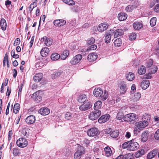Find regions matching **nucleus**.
<instances>
[{"label":"nucleus","mask_w":159,"mask_h":159,"mask_svg":"<svg viewBox=\"0 0 159 159\" xmlns=\"http://www.w3.org/2000/svg\"><path fill=\"white\" fill-rule=\"evenodd\" d=\"M71 10L73 11L76 12L78 11L79 7L77 6H75L71 7Z\"/></svg>","instance_id":"60"},{"label":"nucleus","mask_w":159,"mask_h":159,"mask_svg":"<svg viewBox=\"0 0 159 159\" xmlns=\"http://www.w3.org/2000/svg\"><path fill=\"white\" fill-rule=\"evenodd\" d=\"M21 116V115L20 114L19 115L17 118H16L14 121V122L17 125L19 123Z\"/></svg>","instance_id":"63"},{"label":"nucleus","mask_w":159,"mask_h":159,"mask_svg":"<svg viewBox=\"0 0 159 159\" xmlns=\"http://www.w3.org/2000/svg\"><path fill=\"white\" fill-rule=\"evenodd\" d=\"M73 115L70 112H67L65 116V119L69 120L72 118Z\"/></svg>","instance_id":"48"},{"label":"nucleus","mask_w":159,"mask_h":159,"mask_svg":"<svg viewBox=\"0 0 159 159\" xmlns=\"http://www.w3.org/2000/svg\"><path fill=\"white\" fill-rule=\"evenodd\" d=\"M134 29L136 30H138L143 27V24L140 22H135L133 24Z\"/></svg>","instance_id":"21"},{"label":"nucleus","mask_w":159,"mask_h":159,"mask_svg":"<svg viewBox=\"0 0 159 159\" xmlns=\"http://www.w3.org/2000/svg\"><path fill=\"white\" fill-rule=\"evenodd\" d=\"M65 3L69 5H73L75 4V2L73 0H62Z\"/></svg>","instance_id":"41"},{"label":"nucleus","mask_w":159,"mask_h":159,"mask_svg":"<svg viewBox=\"0 0 159 159\" xmlns=\"http://www.w3.org/2000/svg\"><path fill=\"white\" fill-rule=\"evenodd\" d=\"M125 116L124 114L122 112H118L116 118L119 120L122 119V118L124 119Z\"/></svg>","instance_id":"45"},{"label":"nucleus","mask_w":159,"mask_h":159,"mask_svg":"<svg viewBox=\"0 0 159 159\" xmlns=\"http://www.w3.org/2000/svg\"><path fill=\"white\" fill-rule=\"evenodd\" d=\"M103 91L102 89H95L93 91V94L96 97H100L102 94Z\"/></svg>","instance_id":"16"},{"label":"nucleus","mask_w":159,"mask_h":159,"mask_svg":"<svg viewBox=\"0 0 159 159\" xmlns=\"http://www.w3.org/2000/svg\"><path fill=\"white\" fill-rule=\"evenodd\" d=\"M49 52V50L47 47H45L43 48L40 51V54L43 57L47 56Z\"/></svg>","instance_id":"18"},{"label":"nucleus","mask_w":159,"mask_h":159,"mask_svg":"<svg viewBox=\"0 0 159 159\" xmlns=\"http://www.w3.org/2000/svg\"><path fill=\"white\" fill-rule=\"evenodd\" d=\"M95 42V39L93 38H91L88 40L87 41V43L88 44L91 45L94 43Z\"/></svg>","instance_id":"54"},{"label":"nucleus","mask_w":159,"mask_h":159,"mask_svg":"<svg viewBox=\"0 0 159 159\" xmlns=\"http://www.w3.org/2000/svg\"><path fill=\"white\" fill-rule=\"evenodd\" d=\"M20 105L18 103H16L13 107V111L15 114L17 113L18 112L20 109Z\"/></svg>","instance_id":"40"},{"label":"nucleus","mask_w":159,"mask_h":159,"mask_svg":"<svg viewBox=\"0 0 159 159\" xmlns=\"http://www.w3.org/2000/svg\"><path fill=\"white\" fill-rule=\"evenodd\" d=\"M11 54L12 57L16 59L18 58L19 57V55L17 54H15V50H13L11 51Z\"/></svg>","instance_id":"51"},{"label":"nucleus","mask_w":159,"mask_h":159,"mask_svg":"<svg viewBox=\"0 0 159 159\" xmlns=\"http://www.w3.org/2000/svg\"><path fill=\"white\" fill-rule=\"evenodd\" d=\"M0 25L1 29L3 30H5L6 29L7 23L5 20L2 19L0 21Z\"/></svg>","instance_id":"29"},{"label":"nucleus","mask_w":159,"mask_h":159,"mask_svg":"<svg viewBox=\"0 0 159 159\" xmlns=\"http://www.w3.org/2000/svg\"><path fill=\"white\" fill-rule=\"evenodd\" d=\"M136 119V115L134 113H130L125 115L124 117L125 121L131 122Z\"/></svg>","instance_id":"5"},{"label":"nucleus","mask_w":159,"mask_h":159,"mask_svg":"<svg viewBox=\"0 0 159 159\" xmlns=\"http://www.w3.org/2000/svg\"><path fill=\"white\" fill-rule=\"evenodd\" d=\"M122 44V42L120 38L116 39L114 42V45L116 46L120 47Z\"/></svg>","instance_id":"42"},{"label":"nucleus","mask_w":159,"mask_h":159,"mask_svg":"<svg viewBox=\"0 0 159 159\" xmlns=\"http://www.w3.org/2000/svg\"><path fill=\"white\" fill-rule=\"evenodd\" d=\"M101 112L100 110H94L91 112L89 115V119L93 120H96L100 116Z\"/></svg>","instance_id":"3"},{"label":"nucleus","mask_w":159,"mask_h":159,"mask_svg":"<svg viewBox=\"0 0 159 159\" xmlns=\"http://www.w3.org/2000/svg\"><path fill=\"white\" fill-rule=\"evenodd\" d=\"M82 58V56L80 54H78L74 57L70 61L71 64L75 65L79 63Z\"/></svg>","instance_id":"8"},{"label":"nucleus","mask_w":159,"mask_h":159,"mask_svg":"<svg viewBox=\"0 0 159 159\" xmlns=\"http://www.w3.org/2000/svg\"><path fill=\"white\" fill-rule=\"evenodd\" d=\"M92 106L91 104L89 102L84 103L79 107V109L81 111H85L90 109Z\"/></svg>","instance_id":"9"},{"label":"nucleus","mask_w":159,"mask_h":159,"mask_svg":"<svg viewBox=\"0 0 159 159\" xmlns=\"http://www.w3.org/2000/svg\"><path fill=\"white\" fill-rule=\"evenodd\" d=\"M13 153L14 156H17L20 154V153L19 150L16 148H14L13 149Z\"/></svg>","instance_id":"47"},{"label":"nucleus","mask_w":159,"mask_h":159,"mask_svg":"<svg viewBox=\"0 0 159 159\" xmlns=\"http://www.w3.org/2000/svg\"><path fill=\"white\" fill-rule=\"evenodd\" d=\"M151 74H152V73L149 72V73L148 74H146L144 75L143 78L146 79H151L152 76L151 75Z\"/></svg>","instance_id":"59"},{"label":"nucleus","mask_w":159,"mask_h":159,"mask_svg":"<svg viewBox=\"0 0 159 159\" xmlns=\"http://www.w3.org/2000/svg\"><path fill=\"white\" fill-rule=\"evenodd\" d=\"M97 48V46L95 44L89 46L86 50L87 51H89L90 50H95Z\"/></svg>","instance_id":"50"},{"label":"nucleus","mask_w":159,"mask_h":159,"mask_svg":"<svg viewBox=\"0 0 159 159\" xmlns=\"http://www.w3.org/2000/svg\"><path fill=\"white\" fill-rule=\"evenodd\" d=\"M145 151L144 149H141L139 150L135 154V157H139L144 155L145 153Z\"/></svg>","instance_id":"39"},{"label":"nucleus","mask_w":159,"mask_h":159,"mask_svg":"<svg viewBox=\"0 0 159 159\" xmlns=\"http://www.w3.org/2000/svg\"><path fill=\"white\" fill-rule=\"evenodd\" d=\"M28 141L24 138H20L16 141V144L19 147L24 148L28 145Z\"/></svg>","instance_id":"4"},{"label":"nucleus","mask_w":159,"mask_h":159,"mask_svg":"<svg viewBox=\"0 0 159 159\" xmlns=\"http://www.w3.org/2000/svg\"><path fill=\"white\" fill-rule=\"evenodd\" d=\"M139 146L138 143L135 142L134 140L125 142L122 145L123 148H127L129 151L136 150L138 149Z\"/></svg>","instance_id":"1"},{"label":"nucleus","mask_w":159,"mask_h":159,"mask_svg":"<svg viewBox=\"0 0 159 159\" xmlns=\"http://www.w3.org/2000/svg\"><path fill=\"white\" fill-rule=\"evenodd\" d=\"M43 76V75L42 73L36 74L34 77V80L37 82H39L41 80Z\"/></svg>","instance_id":"20"},{"label":"nucleus","mask_w":159,"mask_h":159,"mask_svg":"<svg viewBox=\"0 0 159 159\" xmlns=\"http://www.w3.org/2000/svg\"><path fill=\"white\" fill-rule=\"evenodd\" d=\"M104 151L106 156L109 157L111 155L112 151L109 147L107 146L106 147L104 148Z\"/></svg>","instance_id":"24"},{"label":"nucleus","mask_w":159,"mask_h":159,"mask_svg":"<svg viewBox=\"0 0 159 159\" xmlns=\"http://www.w3.org/2000/svg\"><path fill=\"white\" fill-rule=\"evenodd\" d=\"M136 37V34L135 33H132L130 34L129 39L131 40H134Z\"/></svg>","instance_id":"52"},{"label":"nucleus","mask_w":159,"mask_h":159,"mask_svg":"<svg viewBox=\"0 0 159 159\" xmlns=\"http://www.w3.org/2000/svg\"><path fill=\"white\" fill-rule=\"evenodd\" d=\"M102 106V103L100 101H98L94 103V110H99Z\"/></svg>","instance_id":"27"},{"label":"nucleus","mask_w":159,"mask_h":159,"mask_svg":"<svg viewBox=\"0 0 159 159\" xmlns=\"http://www.w3.org/2000/svg\"><path fill=\"white\" fill-rule=\"evenodd\" d=\"M111 35L110 33L107 34L105 36V40L107 43H109L111 41Z\"/></svg>","instance_id":"38"},{"label":"nucleus","mask_w":159,"mask_h":159,"mask_svg":"<svg viewBox=\"0 0 159 159\" xmlns=\"http://www.w3.org/2000/svg\"><path fill=\"white\" fill-rule=\"evenodd\" d=\"M62 73V71H55L52 75V77L53 79H55L60 75Z\"/></svg>","instance_id":"33"},{"label":"nucleus","mask_w":159,"mask_h":159,"mask_svg":"<svg viewBox=\"0 0 159 159\" xmlns=\"http://www.w3.org/2000/svg\"><path fill=\"white\" fill-rule=\"evenodd\" d=\"M154 137L156 139H159V129H157L155 133Z\"/></svg>","instance_id":"57"},{"label":"nucleus","mask_w":159,"mask_h":159,"mask_svg":"<svg viewBox=\"0 0 159 159\" xmlns=\"http://www.w3.org/2000/svg\"><path fill=\"white\" fill-rule=\"evenodd\" d=\"M98 130L96 128H92L88 129L87 131L88 135L90 137H93L97 135Z\"/></svg>","instance_id":"6"},{"label":"nucleus","mask_w":159,"mask_h":159,"mask_svg":"<svg viewBox=\"0 0 159 159\" xmlns=\"http://www.w3.org/2000/svg\"><path fill=\"white\" fill-rule=\"evenodd\" d=\"M20 41V39L19 38H17L15 41L14 43V46H16L18 45Z\"/></svg>","instance_id":"62"},{"label":"nucleus","mask_w":159,"mask_h":159,"mask_svg":"<svg viewBox=\"0 0 159 159\" xmlns=\"http://www.w3.org/2000/svg\"><path fill=\"white\" fill-rule=\"evenodd\" d=\"M126 79L129 81L133 80L135 78L134 75L133 73L129 72L126 76Z\"/></svg>","instance_id":"36"},{"label":"nucleus","mask_w":159,"mask_h":159,"mask_svg":"<svg viewBox=\"0 0 159 159\" xmlns=\"http://www.w3.org/2000/svg\"><path fill=\"white\" fill-rule=\"evenodd\" d=\"M110 118V115L108 114L102 116L98 120L100 123H104L106 122Z\"/></svg>","instance_id":"13"},{"label":"nucleus","mask_w":159,"mask_h":159,"mask_svg":"<svg viewBox=\"0 0 159 159\" xmlns=\"http://www.w3.org/2000/svg\"><path fill=\"white\" fill-rule=\"evenodd\" d=\"M127 89V86L125 84H122L120 86V91L121 94H124Z\"/></svg>","instance_id":"26"},{"label":"nucleus","mask_w":159,"mask_h":159,"mask_svg":"<svg viewBox=\"0 0 159 159\" xmlns=\"http://www.w3.org/2000/svg\"><path fill=\"white\" fill-rule=\"evenodd\" d=\"M119 134L118 130H116L112 132L111 133L110 135L112 137L114 138L117 137L119 135Z\"/></svg>","instance_id":"44"},{"label":"nucleus","mask_w":159,"mask_h":159,"mask_svg":"<svg viewBox=\"0 0 159 159\" xmlns=\"http://www.w3.org/2000/svg\"><path fill=\"white\" fill-rule=\"evenodd\" d=\"M35 121V116L33 115H30L26 117L25 119L26 122L28 124H32Z\"/></svg>","instance_id":"12"},{"label":"nucleus","mask_w":159,"mask_h":159,"mask_svg":"<svg viewBox=\"0 0 159 159\" xmlns=\"http://www.w3.org/2000/svg\"><path fill=\"white\" fill-rule=\"evenodd\" d=\"M157 150H153L149 153L147 155L148 159H151L153 158L157 154Z\"/></svg>","instance_id":"22"},{"label":"nucleus","mask_w":159,"mask_h":159,"mask_svg":"<svg viewBox=\"0 0 159 159\" xmlns=\"http://www.w3.org/2000/svg\"><path fill=\"white\" fill-rule=\"evenodd\" d=\"M153 61L151 59L148 60L146 62V66L147 68H149L153 65Z\"/></svg>","instance_id":"49"},{"label":"nucleus","mask_w":159,"mask_h":159,"mask_svg":"<svg viewBox=\"0 0 159 159\" xmlns=\"http://www.w3.org/2000/svg\"><path fill=\"white\" fill-rule=\"evenodd\" d=\"M60 21L58 27L63 26L65 25L66 23V21L60 19Z\"/></svg>","instance_id":"61"},{"label":"nucleus","mask_w":159,"mask_h":159,"mask_svg":"<svg viewBox=\"0 0 159 159\" xmlns=\"http://www.w3.org/2000/svg\"><path fill=\"white\" fill-rule=\"evenodd\" d=\"M148 131H145L141 135V141L143 142H145L148 139Z\"/></svg>","instance_id":"28"},{"label":"nucleus","mask_w":159,"mask_h":159,"mask_svg":"<svg viewBox=\"0 0 159 159\" xmlns=\"http://www.w3.org/2000/svg\"><path fill=\"white\" fill-rule=\"evenodd\" d=\"M141 97V94L140 93L138 92L134 94L132 100L134 102H136L139 100Z\"/></svg>","instance_id":"32"},{"label":"nucleus","mask_w":159,"mask_h":159,"mask_svg":"<svg viewBox=\"0 0 159 159\" xmlns=\"http://www.w3.org/2000/svg\"><path fill=\"white\" fill-rule=\"evenodd\" d=\"M127 17V14L121 12L118 14V18L120 21H123L125 20Z\"/></svg>","instance_id":"25"},{"label":"nucleus","mask_w":159,"mask_h":159,"mask_svg":"<svg viewBox=\"0 0 159 159\" xmlns=\"http://www.w3.org/2000/svg\"><path fill=\"white\" fill-rule=\"evenodd\" d=\"M132 157L131 154L128 153L123 156L122 159H132Z\"/></svg>","instance_id":"53"},{"label":"nucleus","mask_w":159,"mask_h":159,"mask_svg":"<svg viewBox=\"0 0 159 159\" xmlns=\"http://www.w3.org/2000/svg\"><path fill=\"white\" fill-rule=\"evenodd\" d=\"M133 7L132 5L128 6L125 8L127 12H131L133 10Z\"/></svg>","instance_id":"55"},{"label":"nucleus","mask_w":159,"mask_h":159,"mask_svg":"<svg viewBox=\"0 0 159 159\" xmlns=\"http://www.w3.org/2000/svg\"><path fill=\"white\" fill-rule=\"evenodd\" d=\"M60 21V20H55L53 22L54 25L58 27Z\"/></svg>","instance_id":"64"},{"label":"nucleus","mask_w":159,"mask_h":159,"mask_svg":"<svg viewBox=\"0 0 159 159\" xmlns=\"http://www.w3.org/2000/svg\"><path fill=\"white\" fill-rule=\"evenodd\" d=\"M142 130L139 127H137V126H135L134 128V134H137L139 133Z\"/></svg>","instance_id":"56"},{"label":"nucleus","mask_w":159,"mask_h":159,"mask_svg":"<svg viewBox=\"0 0 159 159\" xmlns=\"http://www.w3.org/2000/svg\"><path fill=\"white\" fill-rule=\"evenodd\" d=\"M84 148L81 146H79L77 151L74 154V158L75 159H80L82 156L85 153Z\"/></svg>","instance_id":"2"},{"label":"nucleus","mask_w":159,"mask_h":159,"mask_svg":"<svg viewBox=\"0 0 159 159\" xmlns=\"http://www.w3.org/2000/svg\"><path fill=\"white\" fill-rule=\"evenodd\" d=\"M156 17H153L150 20V24L152 26H154L156 25Z\"/></svg>","instance_id":"46"},{"label":"nucleus","mask_w":159,"mask_h":159,"mask_svg":"<svg viewBox=\"0 0 159 159\" xmlns=\"http://www.w3.org/2000/svg\"><path fill=\"white\" fill-rule=\"evenodd\" d=\"M41 42H44V43L47 46H49L52 43V40L47 37L44 36L40 39Z\"/></svg>","instance_id":"7"},{"label":"nucleus","mask_w":159,"mask_h":159,"mask_svg":"<svg viewBox=\"0 0 159 159\" xmlns=\"http://www.w3.org/2000/svg\"><path fill=\"white\" fill-rule=\"evenodd\" d=\"M60 55L56 53H52L51 56V59L53 61L57 60L60 58Z\"/></svg>","instance_id":"37"},{"label":"nucleus","mask_w":159,"mask_h":159,"mask_svg":"<svg viewBox=\"0 0 159 159\" xmlns=\"http://www.w3.org/2000/svg\"><path fill=\"white\" fill-rule=\"evenodd\" d=\"M146 72V68L144 66H141L138 70V73L140 75L144 74Z\"/></svg>","instance_id":"35"},{"label":"nucleus","mask_w":159,"mask_h":159,"mask_svg":"<svg viewBox=\"0 0 159 159\" xmlns=\"http://www.w3.org/2000/svg\"><path fill=\"white\" fill-rule=\"evenodd\" d=\"M149 81L147 80H143L141 83L140 86L142 89H145L149 87Z\"/></svg>","instance_id":"19"},{"label":"nucleus","mask_w":159,"mask_h":159,"mask_svg":"<svg viewBox=\"0 0 159 159\" xmlns=\"http://www.w3.org/2000/svg\"><path fill=\"white\" fill-rule=\"evenodd\" d=\"M69 55V52L68 50L64 51L63 53L61 55V59L65 60L68 56Z\"/></svg>","instance_id":"34"},{"label":"nucleus","mask_w":159,"mask_h":159,"mask_svg":"<svg viewBox=\"0 0 159 159\" xmlns=\"http://www.w3.org/2000/svg\"><path fill=\"white\" fill-rule=\"evenodd\" d=\"M98 55L95 53H92L89 55L87 59L89 61H94L97 58Z\"/></svg>","instance_id":"17"},{"label":"nucleus","mask_w":159,"mask_h":159,"mask_svg":"<svg viewBox=\"0 0 159 159\" xmlns=\"http://www.w3.org/2000/svg\"><path fill=\"white\" fill-rule=\"evenodd\" d=\"M31 98L37 103L39 102L42 100V97L39 95L38 92H36L33 93Z\"/></svg>","instance_id":"10"},{"label":"nucleus","mask_w":159,"mask_h":159,"mask_svg":"<svg viewBox=\"0 0 159 159\" xmlns=\"http://www.w3.org/2000/svg\"><path fill=\"white\" fill-rule=\"evenodd\" d=\"M135 126H137L142 130L148 125L147 122H144L143 121L136 122L135 124Z\"/></svg>","instance_id":"11"},{"label":"nucleus","mask_w":159,"mask_h":159,"mask_svg":"<svg viewBox=\"0 0 159 159\" xmlns=\"http://www.w3.org/2000/svg\"><path fill=\"white\" fill-rule=\"evenodd\" d=\"M151 116L148 114H145L142 117L143 121L144 122H147L148 125V122L151 119Z\"/></svg>","instance_id":"23"},{"label":"nucleus","mask_w":159,"mask_h":159,"mask_svg":"<svg viewBox=\"0 0 159 159\" xmlns=\"http://www.w3.org/2000/svg\"><path fill=\"white\" fill-rule=\"evenodd\" d=\"M157 67L155 66H153L152 68L149 69V72L151 73L152 74L155 73L157 71Z\"/></svg>","instance_id":"43"},{"label":"nucleus","mask_w":159,"mask_h":159,"mask_svg":"<svg viewBox=\"0 0 159 159\" xmlns=\"http://www.w3.org/2000/svg\"><path fill=\"white\" fill-rule=\"evenodd\" d=\"M87 99V98L86 95L83 94L79 96L78 101L80 102L83 103L85 102Z\"/></svg>","instance_id":"30"},{"label":"nucleus","mask_w":159,"mask_h":159,"mask_svg":"<svg viewBox=\"0 0 159 159\" xmlns=\"http://www.w3.org/2000/svg\"><path fill=\"white\" fill-rule=\"evenodd\" d=\"M108 25L105 23H102L99 24L98 27V30L99 31L103 32L106 30L108 28Z\"/></svg>","instance_id":"14"},{"label":"nucleus","mask_w":159,"mask_h":159,"mask_svg":"<svg viewBox=\"0 0 159 159\" xmlns=\"http://www.w3.org/2000/svg\"><path fill=\"white\" fill-rule=\"evenodd\" d=\"M39 112L41 115L45 116L48 115L50 113L49 110L46 107H43L40 108L39 111Z\"/></svg>","instance_id":"15"},{"label":"nucleus","mask_w":159,"mask_h":159,"mask_svg":"<svg viewBox=\"0 0 159 159\" xmlns=\"http://www.w3.org/2000/svg\"><path fill=\"white\" fill-rule=\"evenodd\" d=\"M108 93L106 91L104 93V95L102 97V100L103 101L106 99L107 98Z\"/></svg>","instance_id":"58"},{"label":"nucleus","mask_w":159,"mask_h":159,"mask_svg":"<svg viewBox=\"0 0 159 159\" xmlns=\"http://www.w3.org/2000/svg\"><path fill=\"white\" fill-rule=\"evenodd\" d=\"M123 33L124 31L122 29L117 30L114 34L115 37L117 38L123 34Z\"/></svg>","instance_id":"31"}]
</instances>
